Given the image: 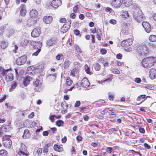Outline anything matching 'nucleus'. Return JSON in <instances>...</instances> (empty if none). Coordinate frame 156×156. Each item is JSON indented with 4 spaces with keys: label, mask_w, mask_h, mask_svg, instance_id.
Wrapping results in <instances>:
<instances>
[{
    "label": "nucleus",
    "mask_w": 156,
    "mask_h": 156,
    "mask_svg": "<svg viewBox=\"0 0 156 156\" xmlns=\"http://www.w3.org/2000/svg\"><path fill=\"white\" fill-rule=\"evenodd\" d=\"M78 9V7L77 6H74L73 9V11L74 12H76L77 11V9Z\"/></svg>",
    "instance_id": "obj_63"
},
{
    "label": "nucleus",
    "mask_w": 156,
    "mask_h": 156,
    "mask_svg": "<svg viewBox=\"0 0 156 156\" xmlns=\"http://www.w3.org/2000/svg\"><path fill=\"white\" fill-rule=\"evenodd\" d=\"M136 50L139 56L142 57L147 55L149 52L148 48L144 44H142L138 46Z\"/></svg>",
    "instance_id": "obj_1"
},
{
    "label": "nucleus",
    "mask_w": 156,
    "mask_h": 156,
    "mask_svg": "<svg viewBox=\"0 0 156 156\" xmlns=\"http://www.w3.org/2000/svg\"><path fill=\"white\" fill-rule=\"evenodd\" d=\"M16 85H17L16 83V82H12L11 88L9 89V91H11L14 89H15L16 86Z\"/></svg>",
    "instance_id": "obj_39"
},
{
    "label": "nucleus",
    "mask_w": 156,
    "mask_h": 156,
    "mask_svg": "<svg viewBox=\"0 0 156 156\" xmlns=\"http://www.w3.org/2000/svg\"><path fill=\"white\" fill-rule=\"evenodd\" d=\"M132 44V40L131 38H128L124 40L121 43V45L123 47H127L131 45Z\"/></svg>",
    "instance_id": "obj_7"
},
{
    "label": "nucleus",
    "mask_w": 156,
    "mask_h": 156,
    "mask_svg": "<svg viewBox=\"0 0 156 156\" xmlns=\"http://www.w3.org/2000/svg\"><path fill=\"white\" fill-rule=\"evenodd\" d=\"M74 34L76 35H78L80 34V31L77 30H75L73 31Z\"/></svg>",
    "instance_id": "obj_54"
},
{
    "label": "nucleus",
    "mask_w": 156,
    "mask_h": 156,
    "mask_svg": "<svg viewBox=\"0 0 156 156\" xmlns=\"http://www.w3.org/2000/svg\"><path fill=\"white\" fill-rule=\"evenodd\" d=\"M40 33L41 30L39 28H35L31 33V36L34 37H37L40 35Z\"/></svg>",
    "instance_id": "obj_12"
},
{
    "label": "nucleus",
    "mask_w": 156,
    "mask_h": 156,
    "mask_svg": "<svg viewBox=\"0 0 156 156\" xmlns=\"http://www.w3.org/2000/svg\"><path fill=\"white\" fill-rule=\"evenodd\" d=\"M48 144H46L44 147L43 149V152L44 153H47L48 151Z\"/></svg>",
    "instance_id": "obj_43"
},
{
    "label": "nucleus",
    "mask_w": 156,
    "mask_h": 156,
    "mask_svg": "<svg viewBox=\"0 0 156 156\" xmlns=\"http://www.w3.org/2000/svg\"><path fill=\"white\" fill-rule=\"evenodd\" d=\"M118 127L109 129L108 130V132L109 133H111L117 131H118Z\"/></svg>",
    "instance_id": "obj_42"
},
{
    "label": "nucleus",
    "mask_w": 156,
    "mask_h": 156,
    "mask_svg": "<svg viewBox=\"0 0 156 156\" xmlns=\"http://www.w3.org/2000/svg\"><path fill=\"white\" fill-rule=\"evenodd\" d=\"M145 147L147 149H150L151 148L150 146L146 143H145L144 144Z\"/></svg>",
    "instance_id": "obj_52"
},
{
    "label": "nucleus",
    "mask_w": 156,
    "mask_h": 156,
    "mask_svg": "<svg viewBox=\"0 0 156 156\" xmlns=\"http://www.w3.org/2000/svg\"><path fill=\"white\" fill-rule=\"evenodd\" d=\"M109 23L113 24H115L116 23V21L114 20H109Z\"/></svg>",
    "instance_id": "obj_56"
},
{
    "label": "nucleus",
    "mask_w": 156,
    "mask_h": 156,
    "mask_svg": "<svg viewBox=\"0 0 156 156\" xmlns=\"http://www.w3.org/2000/svg\"><path fill=\"white\" fill-rule=\"evenodd\" d=\"M141 81V79L139 78H136L135 79V82L137 83H140Z\"/></svg>",
    "instance_id": "obj_49"
},
{
    "label": "nucleus",
    "mask_w": 156,
    "mask_h": 156,
    "mask_svg": "<svg viewBox=\"0 0 156 156\" xmlns=\"http://www.w3.org/2000/svg\"><path fill=\"white\" fill-rule=\"evenodd\" d=\"M116 57L118 59H121L122 58V55L120 53L116 55Z\"/></svg>",
    "instance_id": "obj_58"
},
{
    "label": "nucleus",
    "mask_w": 156,
    "mask_h": 156,
    "mask_svg": "<svg viewBox=\"0 0 156 156\" xmlns=\"http://www.w3.org/2000/svg\"><path fill=\"white\" fill-rule=\"evenodd\" d=\"M72 83V81L70 79V78H68L66 81V83L69 86H70Z\"/></svg>",
    "instance_id": "obj_44"
},
{
    "label": "nucleus",
    "mask_w": 156,
    "mask_h": 156,
    "mask_svg": "<svg viewBox=\"0 0 156 156\" xmlns=\"http://www.w3.org/2000/svg\"><path fill=\"white\" fill-rule=\"evenodd\" d=\"M3 143L5 146L10 148L12 144V141L9 139H7L4 141Z\"/></svg>",
    "instance_id": "obj_20"
},
{
    "label": "nucleus",
    "mask_w": 156,
    "mask_h": 156,
    "mask_svg": "<svg viewBox=\"0 0 156 156\" xmlns=\"http://www.w3.org/2000/svg\"><path fill=\"white\" fill-rule=\"evenodd\" d=\"M66 21V19L65 18H61L59 20V22L61 23H64Z\"/></svg>",
    "instance_id": "obj_60"
},
{
    "label": "nucleus",
    "mask_w": 156,
    "mask_h": 156,
    "mask_svg": "<svg viewBox=\"0 0 156 156\" xmlns=\"http://www.w3.org/2000/svg\"><path fill=\"white\" fill-rule=\"evenodd\" d=\"M15 31L13 29H11L9 31L7 30L6 31V35L8 37H9L10 34H12L15 33Z\"/></svg>",
    "instance_id": "obj_32"
},
{
    "label": "nucleus",
    "mask_w": 156,
    "mask_h": 156,
    "mask_svg": "<svg viewBox=\"0 0 156 156\" xmlns=\"http://www.w3.org/2000/svg\"><path fill=\"white\" fill-rule=\"evenodd\" d=\"M42 151V149L41 148H39L38 149L37 151V153L38 154H40Z\"/></svg>",
    "instance_id": "obj_53"
},
{
    "label": "nucleus",
    "mask_w": 156,
    "mask_h": 156,
    "mask_svg": "<svg viewBox=\"0 0 156 156\" xmlns=\"http://www.w3.org/2000/svg\"><path fill=\"white\" fill-rule=\"evenodd\" d=\"M100 51L101 53L102 54H105L107 52L106 50L105 49H101Z\"/></svg>",
    "instance_id": "obj_55"
},
{
    "label": "nucleus",
    "mask_w": 156,
    "mask_h": 156,
    "mask_svg": "<svg viewBox=\"0 0 156 156\" xmlns=\"http://www.w3.org/2000/svg\"><path fill=\"white\" fill-rule=\"evenodd\" d=\"M146 95L144 94L138 96L137 98V100L138 101H141V103L143 102L144 100H142L145 97Z\"/></svg>",
    "instance_id": "obj_31"
},
{
    "label": "nucleus",
    "mask_w": 156,
    "mask_h": 156,
    "mask_svg": "<svg viewBox=\"0 0 156 156\" xmlns=\"http://www.w3.org/2000/svg\"><path fill=\"white\" fill-rule=\"evenodd\" d=\"M56 38L55 37L51 38L49 40V46L55 45L56 43Z\"/></svg>",
    "instance_id": "obj_25"
},
{
    "label": "nucleus",
    "mask_w": 156,
    "mask_h": 156,
    "mask_svg": "<svg viewBox=\"0 0 156 156\" xmlns=\"http://www.w3.org/2000/svg\"><path fill=\"white\" fill-rule=\"evenodd\" d=\"M142 64L144 67L147 68L154 65L153 60L151 57L143 59L142 61Z\"/></svg>",
    "instance_id": "obj_4"
},
{
    "label": "nucleus",
    "mask_w": 156,
    "mask_h": 156,
    "mask_svg": "<svg viewBox=\"0 0 156 156\" xmlns=\"http://www.w3.org/2000/svg\"><path fill=\"white\" fill-rule=\"evenodd\" d=\"M56 76V73L53 74V75L49 74V77H50L49 79H50V82H52L55 80Z\"/></svg>",
    "instance_id": "obj_29"
},
{
    "label": "nucleus",
    "mask_w": 156,
    "mask_h": 156,
    "mask_svg": "<svg viewBox=\"0 0 156 156\" xmlns=\"http://www.w3.org/2000/svg\"><path fill=\"white\" fill-rule=\"evenodd\" d=\"M63 57V55L62 54H58L57 55L56 57L55 58L56 59L58 60H60L61 59H62Z\"/></svg>",
    "instance_id": "obj_45"
},
{
    "label": "nucleus",
    "mask_w": 156,
    "mask_h": 156,
    "mask_svg": "<svg viewBox=\"0 0 156 156\" xmlns=\"http://www.w3.org/2000/svg\"><path fill=\"white\" fill-rule=\"evenodd\" d=\"M19 151L17 153L18 155H23L28 156V154L26 153L27 152L26 146L24 144H21Z\"/></svg>",
    "instance_id": "obj_6"
},
{
    "label": "nucleus",
    "mask_w": 156,
    "mask_h": 156,
    "mask_svg": "<svg viewBox=\"0 0 156 156\" xmlns=\"http://www.w3.org/2000/svg\"><path fill=\"white\" fill-rule=\"evenodd\" d=\"M142 25L146 32L149 33L150 32L151 28L149 23L146 21H144L142 22Z\"/></svg>",
    "instance_id": "obj_10"
},
{
    "label": "nucleus",
    "mask_w": 156,
    "mask_h": 156,
    "mask_svg": "<svg viewBox=\"0 0 156 156\" xmlns=\"http://www.w3.org/2000/svg\"><path fill=\"white\" fill-rule=\"evenodd\" d=\"M57 117V116L55 115H52L49 117V119H50L51 122H53L55 120V117L56 119L58 118Z\"/></svg>",
    "instance_id": "obj_40"
},
{
    "label": "nucleus",
    "mask_w": 156,
    "mask_h": 156,
    "mask_svg": "<svg viewBox=\"0 0 156 156\" xmlns=\"http://www.w3.org/2000/svg\"><path fill=\"white\" fill-rule=\"evenodd\" d=\"M20 14L22 16H24L26 13V6L24 4L21 5L20 7Z\"/></svg>",
    "instance_id": "obj_16"
},
{
    "label": "nucleus",
    "mask_w": 156,
    "mask_h": 156,
    "mask_svg": "<svg viewBox=\"0 0 156 156\" xmlns=\"http://www.w3.org/2000/svg\"><path fill=\"white\" fill-rule=\"evenodd\" d=\"M30 136L29 131L28 129H26L24 130L23 134L22 136L23 138L26 139L29 138Z\"/></svg>",
    "instance_id": "obj_23"
},
{
    "label": "nucleus",
    "mask_w": 156,
    "mask_h": 156,
    "mask_svg": "<svg viewBox=\"0 0 156 156\" xmlns=\"http://www.w3.org/2000/svg\"><path fill=\"white\" fill-rule=\"evenodd\" d=\"M27 61L25 56L23 55L18 58L16 60V63L18 65H21L24 64Z\"/></svg>",
    "instance_id": "obj_8"
},
{
    "label": "nucleus",
    "mask_w": 156,
    "mask_h": 156,
    "mask_svg": "<svg viewBox=\"0 0 156 156\" xmlns=\"http://www.w3.org/2000/svg\"><path fill=\"white\" fill-rule=\"evenodd\" d=\"M2 129L5 132H7L8 131V129L5 126H3L2 128Z\"/></svg>",
    "instance_id": "obj_62"
},
{
    "label": "nucleus",
    "mask_w": 156,
    "mask_h": 156,
    "mask_svg": "<svg viewBox=\"0 0 156 156\" xmlns=\"http://www.w3.org/2000/svg\"><path fill=\"white\" fill-rule=\"evenodd\" d=\"M96 33L97 34H101V31L99 29H97L96 31Z\"/></svg>",
    "instance_id": "obj_61"
},
{
    "label": "nucleus",
    "mask_w": 156,
    "mask_h": 156,
    "mask_svg": "<svg viewBox=\"0 0 156 156\" xmlns=\"http://www.w3.org/2000/svg\"><path fill=\"white\" fill-rule=\"evenodd\" d=\"M70 64L68 60H66L64 62L63 64V67L64 69H67L68 68Z\"/></svg>",
    "instance_id": "obj_30"
},
{
    "label": "nucleus",
    "mask_w": 156,
    "mask_h": 156,
    "mask_svg": "<svg viewBox=\"0 0 156 156\" xmlns=\"http://www.w3.org/2000/svg\"><path fill=\"white\" fill-rule=\"evenodd\" d=\"M38 15L37 11L35 9H33L31 10L30 12V17L36 18Z\"/></svg>",
    "instance_id": "obj_19"
},
{
    "label": "nucleus",
    "mask_w": 156,
    "mask_h": 156,
    "mask_svg": "<svg viewBox=\"0 0 156 156\" xmlns=\"http://www.w3.org/2000/svg\"><path fill=\"white\" fill-rule=\"evenodd\" d=\"M80 105V101H77L75 104L74 106L76 108L78 107Z\"/></svg>",
    "instance_id": "obj_47"
},
{
    "label": "nucleus",
    "mask_w": 156,
    "mask_h": 156,
    "mask_svg": "<svg viewBox=\"0 0 156 156\" xmlns=\"http://www.w3.org/2000/svg\"><path fill=\"white\" fill-rule=\"evenodd\" d=\"M64 123V122L62 120H57L56 122V124L58 126H62Z\"/></svg>",
    "instance_id": "obj_38"
},
{
    "label": "nucleus",
    "mask_w": 156,
    "mask_h": 156,
    "mask_svg": "<svg viewBox=\"0 0 156 156\" xmlns=\"http://www.w3.org/2000/svg\"><path fill=\"white\" fill-rule=\"evenodd\" d=\"M108 98L110 100L113 101V99H113L114 98V96L113 95H112L110 93H108Z\"/></svg>",
    "instance_id": "obj_50"
},
{
    "label": "nucleus",
    "mask_w": 156,
    "mask_h": 156,
    "mask_svg": "<svg viewBox=\"0 0 156 156\" xmlns=\"http://www.w3.org/2000/svg\"><path fill=\"white\" fill-rule=\"evenodd\" d=\"M149 40L151 42L155 41H156V36L154 35H151L149 37Z\"/></svg>",
    "instance_id": "obj_35"
},
{
    "label": "nucleus",
    "mask_w": 156,
    "mask_h": 156,
    "mask_svg": "<svg viewBox=\"0 0 156 156\" xmlns=\"http://www.w3.org/2000/svg\"><path fill=\"white\" fill-rule=\"evenodd\" d=\"M30 44L33 46V51L34 52L32 54V55L37 56L41 51V48L42 46L41 42L32 41H30Z\"/></svg>",
    "instance_id": "obj_2"
},
{
    "label": "nucleus",
    "mask_w": 156,
    "mask_h": 156,
    "mask_svg": "<svg viewBox=\"0 0 156 156\" xmlns=\"http://www.w3.org/2000/svg\"><path fill=\"white\" fill-rule=\"evenodd\" d=\"M75 48L77 52L80 53L82 52V51H81V49L79 46L77 45L76 46H75Z\"/></svg>",
    "instance_id": "obj_46"
},
{
    "label": "nucleus",
    "mask_w": 156,
    "mask_h": 156,
    "mask_svg": "<svg viewBox=\"0 0 156 156\" xmlns=\"http://www.w3.org/2000/svg\"><path fill=\"white\" fill-rule=\"evenodd\" d=\"M34 85L35 87V90H38L39 87L41 85V83H40V81L38 79H37L36 81L34 83Z\"/></svg>",
    "instance_id": "obj_22"
},
{
    "label": "nucleus",
    "mask_w": 156,
    "mask_h": 156,
    "mask_svg": "<svg viewBox=\"0 0 156 156\" xmlns=\"http://www.w3.org/2000/svg\"><path fill=\"white\" fill-rule=\"evenodd\" d=\"M81 85L83 87H87L90 85V83L87 78H83L81 81Z\"/></svg>",
    "instance_id": "obj_15"
},
{
    "label": "nucleus",
    "mask_w": 156,
    "mask_h": 156,
    "mask_svg": "<svg viewBox=\"0 0 156 156\" xmlns=\"http://www.w3.org/2000/svg\"><path fill=\"white\" fill-rule=\"evenodd\" d=\"M138 10L135 12L133 13L134 18L137 22L140 23L144 20V17L143 13L141 10L138 9H136Z\"/></svg>",
    "instance_id": "obj_5"
},
{
    "label": "nucleus",
    "mask_w": 156,
    "mask_h": 156,
    "mask_svg": "<svg viewBox=\"0 0 156 156\" xmlns=\"http://www.w3.org/2000/svg\"><path fill=\"white\" fill-rule=\"evenodd\" d=\"M37 19L30 17L27 21V25L29 27L33 26L37 22Z\"/></svg>",
    "instance_id": "obj_13"
},
{
    "label": "nucleus",
    "mask_w": 156,
    "mask_h": 156,
    "mask_svg": "<svg viewBox=\"0 0 156 156\" xmlns=\"http://www.w3.org/2000/svg\"><path fill=\"white\" fill-rule=\"evenodd\" d=\"M43 21L46 24H49V16H45L43 18Z\"/></svg>",
    "instance_id": "obj_41"
},
{
    "label": "nucleus",
    "mask_w": 156,
    "mask_h": 156,
    "mask_svg": "<svg viewBox=\"0 0 156 156\" xmlns=\"http://www.w3.org/2000/svg\"><path fill=\"white\" fill-rule=\"evenodd\" d=\"M54 149L58 152H61L63 151V148L62 145H59L58 144H55L54 145Z\"/></svg>",
    "instance_id": "obj_21"
},
{
    "label": "nucleus",
    "mask_w": 156,
    "mask_h": 156,
    "mask_svg": "<svg viewBox=\"0 0 156 156\" xmlns=\"http://www.w3.org/2000/svg\"><path fill=\"white\" fill-rule=\"evenodd\" d=\"M129 16V14L127 11H125L123 12L122 16L125 18H127Z\"/></svg>",
    "instance_id": "obj_37"
},
{
    "label": "nucleus",
    "mask_w": 156,
    "mask_h": 156,
    "mask_svg": "<svg viewBox=\"0 0 156 156\" xmlns=\"http://www.w3.org/2000/svg\"><path fill=\"white\" fill-rule=\"evenodd\" d=\"M124 4L126 6H129L131 4V0H124Z\"/></svg>",
    "instance_id": "obj_36"
},
{
    "label": "nucleus",
    "mask_w": 156,
    "mask_h": 156,
    "mask_svg": "<svg viewBox=\"0 0 156 156\" xmlns=\"http://www.w3.org/2000/svg\"><path fill=\"white\" fill-rule=\"evenodd\" d=\"M76 139L78 141H80L82 140V137L80 136H78L76 137Z\"/></svg>",
    "instance_id": "obj_59"
},
{
    "label": "nucleus",
    "mask_w": 156,
    "mask_h": 156,
    "mask_svg": "<svg viewBox=\"0 0 156 156\" xmlns=\"http://www.w3.org/2000/svg\"><path fill=\"white\" fill-rule=\"evenodd\" d=\"M23 80V83L25 86H27L29 83L30 81L32 80V77L30 76H27L24 78V77L22 78Z\"/></svg>",
    "instance_id": "obj_17"
},
{
    "label": "nucleus",
    "mask_w": 156,
    "mask_h": 156,
    "mask_svg": "<svg viewBox=\"0 0 156 156\" xmlns=\"http://www.w3.org/2000/svg\"><path fill=\"white\" fill-rule=\"evenodd\" d=\"M112 147H108L107 149V151L110 154L112 152Z\"/></svg>",
    "instance_id": "obj_51"
},
{
    "label": "nucleus",
    "mask_w": 156,
    "mask_h": 156,
    "mask_svg": "<svg viewBox=\"0 0 156 156\" xmlns=\"http://www.w3.org/2000/svg\"><path fill=\"white\" fill-rule=\"evenodd\" d=\"M128 26V25L126 23H124L122 24L121 32L123 34L125 35H128L129 34Z\"/></svg>",
    "instance_id": "obj_9"
},
{
    "label": "nucleus",
    "mask_w": 156,
    "mask_h": 156,
    "mask_svg": "<svg viewBox=\"0 0 156 156\" xmlns=\"http://www.w3.org/2000/svg\"><path fill=\"white\" fill-rule=\"evenodd\" d=\"M44 68V66L43 65L41 64L36 67L35 70L36 71L41 73L43 71Z\"/></svg>",
    "instance_id": "obj_24"
},
{
    "label": "nucleus",
    "mask_w": 156,
    "mask_h": 156,
    "mask_svg": "<svg viewBox=\"0 0 156 156\" xmlns=\"http://www.w3.org/2000/svg\"><path fill=\"white\" fill-rule=\"evenodd\" d=\"M0 155L1 156H8V155L7 151L4 150H0Z\"/></svg>",
    "instance_id": "obj_33"
},
{
    "label": "nucleus",
    "mask_w": 156,
    "mask_h": 156,
    "mask_svg": "<svg viewBox=\"0 0 156 156\" xmlns=\"http://www.w3.org/2000/svg\"><path fill=\"white\" fill-rule=\"evenodd\" d=\"M2 74L6 82L11 81L13 79V75L10 71H9V69L4 70Z\"/></svg>",
    "instance_id": "obj_3"
},
{
    "label": "nucleus",
    "mask_w": 156,
    "mask_h": 156,
    "mask_svg": "<svg viewBox=\"0 0 156 156\" xmlns=\"http://www.w3.org/2000/svg\"><path fill=\"white\" fill-rule=\"evenodd\" d=\"M95 69L96 71H99L101 69V66L98 63H96L94 65V66Z\"/></svg>",
    "instance_id": "obj_34"
},
{
    "label": "nucleus",
    "mask_w": 156,
    "mask_h": 156,
    "mask_svg": "<svg viewBox=\"0 0 156 156\" xmlns=\"http://www.w3.org/2000/svg\"><path fill=\"white\" fill-rule=\"evenodd\" d=\"M8 46V42L5 41H2L1 44V48L3 49H5Z\"/></svg>",
    "instance_id": "obj_26"
},
{
    "label": "nucleus",
    "mask_w": 156,
    "mask_h": 156,
    "mask_svg": "<svg viewBox=\"0 0 156 156\" xmlns=\"http://www.w3.org/2000/svg\"><path fill=\"white\" fill-rule=\"evenodd\" d=\"M139 131L141 133H145L144 129L143 128H140L139 129Z\"/></svg>",
    "instance_id": "obj_57"
},
{
    "label": "nucleus",
    "mask_w": 156,
    "mask_h": 156,
    "mask_svg": "<svg viewBox=\"0 0 156 156\" xmlns=\"http://www.w3.org/2000/svg\"><path fill=\"white\" fill-rule=\"evenodd\" d=\"M79 18L81 20H83L84 18V16L83 14H81L79 16Z\"/></svg>",
    "instance_id": "obj_64"
},
{
    "label": "nucleus",
    "mask_w": 156,
    "mask_h": 156,
    "mask_svg": "<svg viewBox=\"0 0 156 156\" xmlns=\"http://www.w3.org/2000/svg\"><path fill=\"white\" fill-rule=\"evenodd\" d=\"M78 69H77L75 68L72 69L70 73V75L72 76H75L78 73Z\"/></svg>",
    "instance_id": "obj_28"
},
{
    "label": "nucleus",
    "mask_w": 156,
    "mask_h": 156,
    "mask_svg": "<svg viewBox=\"0 0 156 156\" xmlns=\"http://www.w3.org/2000/svg\"><path fill=\"white\" fill-rule=\"evenodd\" d=\"M123 2V0H113L112 2V5L115 7H119Z\"/></svg>",
    "instance_id": "obj_14"
},
{
    "label": "nucleus",
    "mask_w": 156,
    "mask_h": 156,
    "mask_svg": "<svg viewBox=\"0 0 156 156\" xmlns=\"http://www.w3.org/2000/svg\"><path fill=\"white\" fill-rule=\"evenodd\" d=\"M62 4L61 0H53L52 1L51 6L55 8H57L60 6Z\"/></svg>",
    "instance_id": "obj_11"
},
{
    "label": "nucleus",
    "mask_w": 156,
    "mask_h": 156,
    "mask_svg": "<svg viewBox=\"0 0 156 156\" xmlns=\"http://www.w3.org/2000/svg\"><path fill=\"white\" fill-rule=\"evenodd\" d=\"M125 50L127 51H132V49L130 47H125Z\"/></svg>",
    "instance_id": "obj_48"
},
{
    "label": "nucleus",
    "mask_w": 156,
    "mask_h": 156,
    "mask_svg": "<svg viewBox=\"0 0 156 156\" xmlns=\"http://www.w3.org/2000/svg\"><path fill=\"white\" fill-rule=\"evenodd\" d=\"M69 27H70L69 26L67 27L66 26V25H64L62 27L61 29V31L63 33H66L68 31V30L69 28Z\"/></svg>",
    "instance_id": "obj_27"
},
{
    "label": "nucleus",
    "mask_w": 156,
    "mask_h": 156,
    "mask_svg": "<svg viewBox=\"0 0 156 156\" xmlns=\"http://www.w3.org/2000/svg\"><path fill=\"white\" fill-rule=\"evenodd\" d=\"M150 78L151 79H153L156 77V69H151L149 72V74Z\"/></svg>",
    "instance_id": "obj_18"
}]
</instances>
